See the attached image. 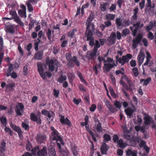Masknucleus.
<instances>
[{"label": "nucleus", "instance_id": "nucleus-1", "mask_svg": "<svg viewBox=\"0 0 156 156\" xmlns=\"http://www.w3.org/2000/svg\"><path fill=\"white\" fill-rule=\"evenodd\" d=\"M50 130L51 131V135L50 136V140L51 141L56 140L59 141L62 145H64V143L62 138L60 135V133L53 126L50 127Z\"/></svg>", "mask_w": 156, "mask_h": 156}, {"label": "nucleus", "instance_id": "nucleus-2", "mask_svg": "<svg viewBox=\"0 0 156 156\" xmlns=\"http://www.w3.org/2000/svg\"><path fill=\"white\" fill-rule=\"evenodd\" d=\"M117 66V62L115 63L112 58H108L107 62L104 64L103 70L105 72H109L112 68Z\"/></svg>", "mask_w": 156, "mask_h": 156}, {"label": "nucleus", "instance_id": "nucleus-3", "mask_svg": "<svg viewBox=\"0 0 156 156\" xmlns=\"http://www.w3.org/2000/svg\"><path fill=\"white\" fill-rule=\"evenodd\" d=\"M46 62L48 66L49 71L52 72L55 69L56 71H57L59 64V62L57 60L47 59Z\"/></svg>", "mask_w": 156, "mask_h": 156}, {"label": "nucleus", "instance_id": "nucleus-4", "mask_svg": "<svg viewBox=\"0 0 156 156\" xmlns=\"http://www.w3.org/2000/svg\"><path fill=\"white\" fill-rule=\"evenodd\" d=\"M37 66L39 73L42 78H49L51 76L52 74L49 72H46L44 73V70L43 68L45 66L44 64L41 62L38 63L37 64Z\"/></svg>", "mask_w": 156, "mask_h": 156}, {"label": "nucleus", "instance_id": "nucleus-5", "mask_svg": "<svg viewBox=\"0 0 156 156\" xmlns=\"http://www.w3.org/2000/svg\"><path fill=\"white\" fill-rule=\"evenodd\" d=\"M132 55L129 54H127L122 56V58H119V56H116V62H118L121 66L124 65L126 63H128L129 60L132 58Z\"/></svg>", "mask_w": 156, "mask_h": 156}, {"label": "nucleus", "instance_id": "nucleus-6", "mask_svg": "<svg viewBox=\"0 0 156 156\" xmlns=\"http://www.w3.org/2000/svg\"><path fill=\"white\" fill-rule=\"evenodd\" d=\"M48 138L47 135L44 133L37 134L36 136V140L39 144H45Z\"/></svg>", "mask_w": 156, "mask_h": 156}, {"label": "nucleus", "instance_id": "nucleus-7", "mask_svg": "<svg viewBox=\"0 0 156 156\" xmlns=\"http://www.w3.org/2000/svg\"><path fill=\"white\" fill-rule=\"evenodd\" d=\"M30 119L32 121L36 122L37 125H40L41 123V115L40 113L37 115H35L33 113H31L30 115Z\"/></svg>", "mask_w": 156, "mask_h": 156}, {"label": "nucleus", "instance_id": "nucleus-8", "mask_svg": "<svg viewBox=\"0 0 156 156\" xmlns=\"http://www.w3.org/2000/svg\"><path fill=\"white\" fill-rule=\"evenodd\" d=\"M98 53V52L93 49L91 51H87L86 57L89 60H94L96 58L97 53Z\"/></svg>", "mask_w": 156, "mask_h": 156}, {"label": "nucleus", "instance_id": "nucleus-9", "mask_svg": "<svg viewBox=\"0 0 156 156\" xmlns=\"http://www.w3.org/2000/svg\"><path fill=\"white\" fill-rule=\"evenodd\" d=\"M143 26V23L140 24V22H138L136 24H134L133 27H130V28L133 32V35L135 36L138 29L142 27Z\"/></svg>", "mask_w": 156, "mask_h": 156}, {"label": "nucleus", "instance_id": "nucleus-10", "mask_svg": "<svg viewBox=\"0 0 156 156\" xmlns=\"http://www.w3.org/2000/svg\"><path fill=\"white\" fill-rule=\"evenodd\" d=\"M24 106L21 103H19L15 107V111L18 116H22L23 114Z\"/></svg>", "mask_w": 156, "mask_h": 156}, {"label": "nucleus", "instance_id": "nucleus-11", "mask_svg": "<svg viewBox=\"0 0 156 156\" xmlns=\"http://www.w3.org/2000/svg\"><path fill=\"white\" fill-rule=\"evenodd\" d=\"M10 127L18 133L19 137L20 139L23 137V132L21 129L18 126L14 125L12 122L10 124Z\"/></svg>", "mask_w": 156, "mask_h": 156}, {"label": "nucleus", "instance_id": "nucleus-12", "mask_svg": "<svg viewBox=\"0 0 156 156\" xmlns=\"http://www.w3.org/2000/svg\"><path fill=\"white\" fill-rule=\"evenodd\" d=\"M142 39V37L138 36L132 40L133 44L132 48L133 49L136 48L138 46Z\"/></svg>", "mask_w": 156, "mask_h": 156}, {"label": "nucleus", "instance_id": "nucleus-13", "mask_svg": "<svg viewBox=\"0 0 156 156\" xmlns=\"http://www.w3.org/2000/svg\"><path fill=\"white\" fill-rule=\"evenodd\" d=\"M116 35L114 33H112L108 39V44L111 46L115 43Z\"/></svg>", "mask_w": 156, "mask_h": 156}, {"label": "nucleus", "instance_id": "nucleus-14", "mask_svg": "<svg viewBox=\"0 0 156 156\" xmlns=\"http://www.w3.org/2000/svg\"><path fill=\"white\" fill-rule=\"evenodd\" d=\"M21 9L18 11L19 15L22 17L26 18V7L23 4L21 5Z\"/></svg>", "mask_w": 156, "mask_h": 156}, {"label": "nucleus", "instance_id": "nucleus-15", "mask_svg": "<svg viewBox=\"0 0 156 156\" xmlns=\"http://www.w3.org/2000/svg\"><path fill=\"white\" fill-rule=\"evenodd\" d=\"M110 147L105 143H103L100 147L101 152L102 154H106L107 152Z\"/></svg>", "mask_w": 156, "mask_h": 156}, {"label": "nucleus", "instance_id": "nucleus-16", "mask_svg": "<svg viewBox=\"0 0 156 156\" xmlns=\"http://www.w3.org/2000/svg\"><path fill=\"white\" fill-rule=\"evenodd\" d=\"M61 118L60 119V122L62 124L67 125L69 126H70L71 125V122L67 118H65L64 116L62 115H60Z\"/></svg>", "mask_w": 156, "mask_h": 156}, {"label": "nucleus", "instance_id": "nucleus-17", "mask_svg": "<svg viewBox=\"0 0 156 156\" xmlns=\"http://www.w3.org/2000/svg\"><path fill=\"white\" fill-rule=\"evenodd\" d=\"M126 79L128 85L126 84L124 86L125 88L127 90H129L132 92V87H133V83L129 80V79Z\"/></svg>", "mask_w": 156, "mask_h": 156}, {"label": "nucleus", "instance_id": "nucleus-18", "mask_svg": "<svg viewBox=\"0 0 156 156\" xmlns=\"http://www.w3.org/2000/svg\"><path fill=\"white\" fill-rule=\"evenodd\" d=\"M146 61L145 63H144V65L145 66H151L152 64V62L150 61L151 57L149 53L147 51L146 52Z\"/></svg>", "mask_w": 156, "mask_h": 156}, {"label": "nucleus", "instance_id": "nucleus-19", "mask_svg": "<svg viewBox=\"0 0 156 156\" xmlns=\"http://www.w3.org/2000/svg\"><path fill=\"white\" fill-rule=\"evenodd\" d=\"M5 30L7 32H9L12 34L14 33L15 30L14 26L12 24L7 25L5 27Z\"/></svg>", "mask_w": 156, "mask_h": 156}, {"label": "nucleus", "instance_id": "nucleus-20", "mask_svg": "<svg viewBox=\"0 0 156 156\" xmlns=\"http://www.w3.org/2000/svg\"><path fill=\"white\" fill-rule=\"evenodd\" d=\"M106 105L108 108L109 110L113 113L116 111V108L114 107L111 104V102L108 100H107L105 102Z\"/></svg>", "mask_w": 156, "mask_h": 156}, {"label": "nucleus", "instance_id": "nucleus-21", "mask_svg": "<svg viewBox=\"0 0 156 156\" xmlns=\"http://www.w3.org/2000/svg\"><path fill=\"white\" fill-rule=\"evenodd\" d=\"M145 57L144 54L141 51L140 52L137 57L139 65H140L143 62Z\"/></svg>", "mask_w": 156, "mask_h": 156}, {"label": "nucleus", "instance_id": "nucleus-22", "mask_svg": "<svg viewBox=\"0 0 156 156\" xmlns=\"http://www.w3.org/2000/svg\"><path fill=\"white\" fill-rule=\"evenodd\" d=\"M144 124L146 125H150L151 123L153 122V120L152 119V118L148 115L144 117Z\"/></svg>", "mask_w": 156, "mask_h": 156}, {"label": "nucleus", "instance_id": "nucleus-23", "mask_svg": "<svg viewBox=\"0 0 156 156\" xmlns=\"http://www.w3.org/2000/svg\"><path fill=\"white\" fill-rule=\"evenodd\" d=\"M16 87L15 83H10L6 85L7 90L9 91H12L14 90V88Z\"/></svg>", "mask_w": 156, "mask_h": 156}, {"label": "nucleus", "instance_id": "nucleus-24", "mask_svg": "<svg viewBox=\"0 0 156 156\" xmlns=\"http://www.w3.org/2000/svg\"><path fill=\"white\" fill-rule=\"evenodd\" d=\"M117 144L119 147L122 149L125 148L127 146L126 143V142H124L123 140L122 139H119L117 142Z\"/></svg>", "mask_w": 156, "mask_h": 156}, {"label": "nucleus", "instance_id": "nucleus-25", "mask_svg": "<svg viewBox=\"0 0 156 156\" xmlns=\"http://www.w3.org/2000/svg\"><path fill=\"white\" fill-rule=\"evenodd\" d=\"M134 110L130 108H128L127 109L125 110V112L127 116H129V118H131L133 117L132 114L134 112Z\"/></svg>", "mask_w": 156, "mask_h": 156}, {"label": "nucleus", "instance_id": "nucleus-26", "mask_svg": "<svg viewBox=\"0 0 156 156\" xmlns=\"http://www.w3.org/2000/svg\"><path fill=\"white\" fill-rule=\"evenodd\" d=\"M6 143L4 140H2L1 143L0 145V153H3L6 150Z\"/></svg>", "mask_w": 156, "mask_h": 156}, {"label": "nucleus", "instance_id": "nucleus-27", "mask_svg": "<svg viewBox=\"0 0 156 156\" xmlns=\"http://www.w3.org/2000/svg\"><path fill=\"white\" fill-rule=\"evenodd\" d=\"M8 66L9 67L8 68L7 71L6 73V75L7 77H9L11 74V72L12 70L14 69L13 65L11 63H9L8 64Z\"/></svg>", "mask_w": 156, "mask_h": 156}, {"label": "nucleus", "instance_id": "nucleus-28", "mask_svg": "<svg viewBox=\"0 0 156 156\" xmlns=\"http://www.w3.org/2000/svg\"><path fill=\"white\" fill-rule=\"evenodd\" d=\"M66 59L69 61L68 64L69 66L71 67L74 66V65L71 63V61L73 59V57H72L71 54L70 53H66Z\"/></svg>", "mask_w": 156, "mask_h": 156}, {"label": "nucleus", "instance_id": "nucleus-29", "mask_svg": "<svg viewBox=\"0 0 156 156\" xmlns=\"http://www.w3.org/2000/svg\"><path fill=\"white\" fill-rule=\"evenodd\" d=\"M37 154L38 156H46L47 152L46 148L43 147L41 150L38 151Z\"/></svg>", "mask_w": 156, "mask_h": 156}, {"label": "nucleus", "instance_id": "nucleus-30", "mask_svg": "<svg viewBox=\"0 0 156 156\" xmlns=\"http://www.w3.org/2000/svg\"><path fill=\"white\" fill-rule=\"evenodd\" d=\"M94 127L97 131L100 133L102 131V128L101 127V122L99 123L94 124Z\"/></svg>", "mask_w": 156, "mask_h": 156}, {"label": "nucleus", "instance_id": "nucleus-31", "mask_svg": "<svg viewBox=\"0 0 156 156\" xmlns=\"http://www.w3.org/2000/svg\"><path fill=\"white\" fill-rule=\"evenodd\" d=\"M109 5V3L107 2H102L100 4V9L102 11H104L106 9L107 7Z\"/></svg>", "mask_w": 156, "mask_h": 156}, {"label": "nucleus", "instance_id": "nucleus-32", "mask_svg": "<svg viewBox=\"0 0 156 156\" xmlns=\"http://www.w3.org/2000/svg\"><path fill=\"white\" fill-rule=\"evenodd\" d=\"M86 25L87 27V30H94V25L93 23H86Z\"/></svg>", "mask_w": 156, "mask_h": 156}, {"label": "nucleus", "instance_id": "nucleus-33", "mask_svg": "<svg viewBox=\"0 0 156 156\" xmlns=\"http://www.w3.org/2000/svg\"><path fill=\"white\" fill-rule=\"evenodd\" d=\"M0 121L3 126H6L7 125V119L6 117L1 116L0 117Z\"/></svg>", "mask_w": 156, "mask_h": 156}, {"label": "nucleus", "instance_id": "nucleus-34", "mask_svg": "<svg viewBox=\"0 0 156 156\" xmlns=\"http://www.w3.org/2000/svg\"><path fill=\"white\" fill-rule=\"evenodd\" d=\"M92 30H87V32L86 35L87 37V41H89L91 38H93L92 37Z\"/></svg>", "mask_w": 156, "mask_h": 156}, {"label": "nucleus", "instance_id": "nucleus-35", "mask_svg": "<svg viewBox=\"0 0 156 156\" xmlns=\"http://www.w3.org/2000/svg\"><path fill=\"white\" fill-rule=\"evenodd\" d=\"M115 23L117 26L119 27L123 26L122 20L120 18H117L116 20Z\"/></svg>", "mask_w": 156, "mask_h": 156}, {"label": "nucleus", "instance_id": "nucleus-36", "mask_svg": "<svg viewBox=\"0 0 156 156\" xmlns=\"http://www.w3.org/2000/svg\"><path fill=\"white\" fill-rule=\"evenodd\" d=\"M13 19H14V21L16 22L17 23L21 26L23 25V23L21 21L20 18L17 15L13 18Z\"/></svg>", "mask_w": 156, "mask_h": 156}, {"label": "nucleus", "instance_id": "nucleus-37", "mask_svg": "<svg viewBox=\"0 0 156 156\" xmlns=\"http://www.w3.org/2000/svg\"><path fill=\"white\" fill-rule=\"evenodd\" d=\"M100 45H101L99 43V41L97 40H96L95 43L94 45V48L93 50L98 52V49L100 47Z\"/></svg>", "mask_w": 156, "mask_h": 156}, {"label": "nucleus", "instance_id": "nucleus-38", "mask_svg": "<svg viewBox=\"0 0 156 156\" xmlns=\"http://www.w3.org/2000/svg\"><path fill=\"white\" fill-rule=\"evenodd\" d=\"M71 149L74 156H77L78 154V151L77 150V146H74L72 147Z\"/></svg>", "mask_w": 156, "mask_h": 156}, {"label": "nucleus", "instance_id": "nucleus-39", "mask_svg": "<svg viewBox=\"0 0 156 156\" xmlns=\"http://www.w3.org/2000/svg\"><path fill=\"white\" fill-rule=\"evenodd\" d=\"M43 55L42 51H39L36 53L35 55V58L38 60H40L42 58Z\"/></svg>", "mask_w": 156, "mask_h": 156}, {"label": "nucleus", "instance_id": "nucleus-40", "mask_svg": "<svg viewBox=\"0 0 156 156\" xmlns=\"http://www.w3.org/2000/svg\"><path fill=\"white\" fill-rule=\"evenodd\" d=\"M94 14L93 12H91L88 17L86 23L92 22V21L94 19Z\"/></svg>", "mask_w": 156, "mask_h": 156}, {"label": "nucleus", "instance_id": "nucleus-41", "mask_svg": "<svg viewBox=\"0 0 156 156\" xmlns=\"http://www.w3.org/2000/svg\"><path fill=\"white\" fill-rule=\"evenodd\" d=\"M38 148L35 147L31 151V153H30V156H32V155L36 156L37 155V153L38 152Z\"/></svg>", "mask_w": 156, "mask_h": 156}, {"label": "nucleus", "instance_id": "nucleus-42", "mask_svg": "<svg viewBox=\"0 0 156 156\" xmlns=\"http://www.w3.org/2000/svg\"><path fill=\"white\" fill-rule=\"evenodd\" d=\"M48 155L49 156H56V153L54 149L50 148L49 149Z\"/></svg>", "mask_w": 156, "mask_h": 156}, {"label": "nucleus", "instance_id": "nucleus-43", "mask_svg": "<svg viewBox=\"0 0 156 156\" xmlns=\"http://www.w3.org/2000/svg\"><path fill=\"white\" fill-rule=\"evenodd\" d=\"M115 15L111 14H108L106 16V19L109 20H113L115 19Z\"/></svg>", "mask_w": 156, "mask_h": 156}, {"label": "nucleus", "instance_id": "nucleus-44", "mask_svg": "<svg viewBox=\"0 0 156 156\" xmlns=\"http://www.w3.org/2000/svg\"><path fill=\"white\" fill-rule=\"evenodd\" d=\"M151 80V79H146V80H144V79H141L140 80V82L141 83L144 81L143 86L147 85L150 83Z\"/></svg>", "mask_w": 156, "mask_h": 156}, {"label": "nucleus", "instance_id": "nucleus-45", "mask_svg": "<svg viewBox=\"0 0 156 156\" xmlns=\"http://www.w3.org/2000/svg\"><path fill=\"white\" fill-rule=\"evenodd\" d=\"M74 62L75 64L77 66H79L80 65V62L78 60L77 58L75 56H73V59L71 61V62Z\"/></svg>", "mask_w": 156, "mask_h": 156}, {"label": "nucleus", "instance_id": "nucleus-46", "mask_svg": "<svg viewBox=\"0 0 156 156\" xmlns=\"http://www.w3.org/2000/svg\"><path fill=\"white\" fill-rule=\"evenodd\" d=\"M69 153V151L66 149L63 150L60 152V156H67Z\"/></svg>", "mask_w": 156, "mask_h": 156}, {"label": "nucleus", "instance_id": "nucleus-47", "mask_svg": "<svg viewBox=\"0 0 156 156\" xmlns=\"http://www.w3.org/2000/svg\"><path fill=\"white\" fill-rule=\"evenodd\" d=\"M4 131L6 133H9V135L12 136V131L11 130V129L9 127H7L6 126H5L4 128Z\"/></svg>", "mask_w": 156, "mask_h": 156}, {"label": "nucleus", "instance_id": "nucleus-48", "mask_svg": "<svg viewBox=\"0 0 156 156\" xmlns=\"http://www.w3.org/2000/svg\"><path fill=\"white\" fill-rule=\"evenodd\" d=\"M114 105L117 108L120 109L122 107V103L120 101L116 100L114 101Z\"/></svg>", "mask_w": 156, "mask_h": 156}, {"label": "nucleus", "instance_id": "nucleus-49", "mask_svg": "<svg viewBox=\"0 0 156 156\" xmlns=\"http://www.w3.org/2000/svg\"><path fill=\"white\" fill-rule=\"evenodd\" d=\"M76 32V30L75 29H73V30L72 31H69L68 34V36L69 37H70L71 38L73 37L75 34Z\"/></svg>", "mask_w": 156, "mask_h": 156}, {"label": "nucleus", "instance_id": "nucleus-50", "mask_svg": "<svg viewBox=\"0 0 156 156\" xmlns=\"http://www.w3.org/2000/svg\"><path fill=\"white\" fill-rule=\"evenodd\" d=\"M103 138L104 140L108 141L111 140L110 136L108 134L105 133L103 136Z\"/></svg>", "mask_w": 156, "mask_h": 156}, {"label": "nucleus", "instance_id": "nucleus-51", "mask_svg": "<svg viewBox=\"0 0 156 156\" xmlns=\"http://www.w3.org/2000/svg\"><path fill=\"white\" fill-rule=\"evenodd\" d=\"M147 6L148 7L150 8V9H154L155 7V5L154 4H153L152 5H151V0H147Z\"/></svg>", "mask_w": 156, "mask_h": 156}, {"label": "nucleus", "instance_id": "nucleus-52", "mask_svg": "<svg viewBox=\"0 0 156 156\" xmlns=\"http://www.w3.org/2000/svg\"><path fill=\"white\" fill-rule=\"evenodd\" d=\"M129 32V29L126 28L123 30L122 32V35L123 37H125L127 35Z\"/></svg>", "mask_w": 156, "mask_h": 156}, {"label": "nucleus", "instance_id": "nucleus-53", "mask_svg": "<svg viewBox=\"0 0 156 156\" xmlns=\"http://www.w3.org/2000/svg\"><path fill=\"white\" fill-rule=\"evenodd\" d=\"M109 90L111 95L114 98L116 97V95L112 87H110L109 88Z\"/></svg>", "mask_w": 156, "mask_h": 156}, {"label": "nucleus", "instance_id": "nucleus-54", "mask_svg": "<svg viewBox=\"0 0 156 156\" xmlns=\"http://www.w3.org/2000/svg\"><path fill=\"white\" fill-rule=\"evenodd\" d=\"M59 94V91L58 90H56L55 89H53V95L55 98L58 97Z\"/></svg>", "mask_w": 156, "mask_h": 156}, {"label": "nucleus", "instance_id": "nucleus-55", "mask_svg": "<svg viewBox=\"0 0 156 156\" xmlns=\"http://www.w3.org/2000/svg\"><path fill=\"white\" fill-rule=\"evenodd\" d=\"M47 35V36L49 40H50L51 38V31L50 29H48L47 31H46Z\"/></svg>", "mask_w": 156, "mask_h": 156}, {"label": "nucleus", "instance_id": "nucleus-56", "mask_svg": "<svg viewBox=\"0 0 156 156\" xmlns=\"http://www.w3.org/2000/svg\"><path fill=\"white\" fill-rule=\"evenodd\" d=\"M9 14L12 16L11 18L13 19V18L17 15L16 12L14 10H11L9 12Z\"/></svg>", "mask_w": 156, "mask_h": 156}, {"label": "nucleus", "instance_id": "nucleus-57", "mask_svg": "<svg viewBox=\"0 0 156 156\" xmlns=\"http://www.w3.org/2000/svg\"><path fill=\"white\" fill-rule=\"evenodd\" d=\"M132 71L135 76H136L138 75V69L136 67L133 68L132 69Z\"/></svg>", "mask_w": 156, "mask_h": 156}, {"label": "nucleus", "instance_id": "nucleus-58", "mask_svg": "<svg viewBox=\"0 0 156 156\" xmlns=\"http://www.w3.org/2000/svg\"><path fill=\"white\" fill-rule=\"evenodd\" d=\"M112 140L113 142L114 143H117V142L118 140H119V137L118 136L117 134L114 135L113 136Z\"/></svg>", "mask_w": 156, "mask_h": 156}, {"label": "nucleus", "instance_id": "nucleus-59", "mask_svg": "<svg viewBox=\"0 0 156 156\" xmlns=\"http://www.w3.org/2000/svg\"><path fill=\"white\" fill-rule=\"evenodd\" d=\"M130 22L129 20H123V26H126L129 25Z\"/></svg>", "mask_w": 156, "mask_h": 156}, {"label": "nucleus", "instance_id": "nucleus-60", "mask_svg": "<svg viewBox=\"0 0 156 156\" xmlns=\"http://www.w3.org/2000/svg\"><path fill=\"white\" fill-rule=\"evenodd\" d=\"M142 120L141 118L139 117L138 116L137 117V122L136 123L135 122L134 123L135 124L140 125L142 123Z\"/></svg>", "mask_w": 156, "mask_h": 156}, {"label": "nucleus", "instance_id": "nucleus-61", "mask_svg": "<svg viewBox=\"0 0 156 156\" xmlns=\"http://www.w3.org/2000/svg\"><path fill=\"white\" fill-rule=\"evenodd\" d=\"M134 151H132L130 149H128L126 152V155L127 156H131Z\"/></svg>", "mask_w": 156, "mask_h": 156}, {"label": "nucleus", "instance_id": "nucleus-62", "mask_svg": "<svg viewBox=\"0 0 156 156\" xmlns=\"http://www.w3.org/2000/svg\"><path fill=\"white\" fill-rule=\"evenodd\" d=\"M81 101L80 99H76V98L73 99V102L76 105H78L79 103Z\"/></svg>", "mask_w": 156, "mask_h": 156}, {"label": "nucleus", "instance_id": "nucleus-63", "mask_svg": "<svg viewBox=\"0 0 156 156\" xmlns=\"http://www.w3.org/2000/svg\"><path fill=\"white\" fill-rule=\"evenodd\" d=\"M96 108V106L95 104H93L89 108L90 110L92 112H94Z\"/></svg>", "mask_w": 156, "mask_h": 156}, {"label": "nucleus", "instance_id": "nucleus-64", "mask_svg": "<svg viewBox=\"0 0 156 156\" xmlns=\"http://www.w3.org/2000/svg\"><path fill=\"white\" fill-rule=\"evenodd\" d=\"M22 127L24 128L25 130H27L29 129V126L26 123L24 122H23L22 123Z\"/></svg>", "mask_w": 156, "mask_h": 156}]
</instances>
